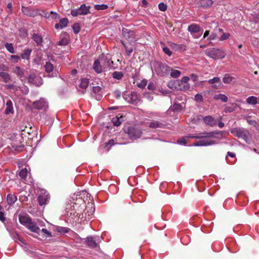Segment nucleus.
Here are the masks:
<instances>
[{"label": "nucleus", "instance_id": "4", "mask_svg": "<svg viewBox=\"0 0 259 259\" xmlns=\"http://www.w3.org/2000/svg\"><path fill=\"white\" fill-rule=\"evenodd\" d=\"M154 67L156 74L160 76H164L169 73L170 68L166 64L161 62H156Z\"/></svg>", "mask_w": 259, "mask_h": 259}, {"label": "nucleus", "instance_id": "17", "mask_svg": "<svg viewBox=\"0 0 259 259\" xmlns=\"http://www.w3.org/2000/svg\"><path fill=\"white\" fill-rule=\"evenodd\" d=\"M93 69L97 73H100L105 70L104 67L101 64L100 60L99 59L96 60L93 64Z\"/></svg>", "mask_w": 259, "mask_h": 259}, {"label": "nucleus", "instance_id": "7", "mask_svg": "<svg viewBox=\"0 0 259 259\" xmlns=\"http://www.w3.org/2000/svg\"><path fill=\"white\" fill-rule=\"evenodd\" d=\"M90 6L82 4L79 8L72 10L71 14L73 17H76L78 15H86L90 13Z\"/></svg>", "mask_w": 259, "mask_h": 259}, {"label": "nucleus", "instance_id": "19", "mask_svg": "<svg viewBox=\"0 0 259 259\" xmlns=\"http://www.w3.org/2000/svg\"><path fill=\"white\" fill-rule=\"evenodd\" d=\"M165 125L163 122L154 120H151L149 125V127L152 128H163Z\"/></svg>", "mask_w": 259, "mask_h": 259}, {"label": "nucleus", "instance_id": "42", "mask_svg": "<svg viewBox=\"0 0 259 259\" xmlns=\"http://www.w3.org/2000/svg\"><path fill=\"white\" fill-rule=\"evenodd\" d=\"M5 47L10 53L14 54L15 53L12 44L6 43L5 45Z\"/></svg>", "mask_w": 259, "mask_h": 259}, {"label": "nucleus", "instance_id": "1", "mask_svg": "<svg viewBox=\"0 0 259 259\" xmlns=\"http://www.w3.org/2000/svg\"><path fill=\"white\" fill-rule=\"evenodd\" d=\"M222 135L223 132L222 131H213L209 133H204L200 134L199 135L195 136L194 135L190 134L185 137L178 139L177 140V143L180 145H185L188 142V141L186 139L188 138L200 139V138L203 137H212L220 139L222 138Z\"/></svg>", "mask_w": 259, "mask_h": 259}, {"label": "nucleus", "instance_id": "31", "mask_svg": "<svg viewBox=\"0 0 259 259\" xmlns=\"http://www.w3.org/2000/svg\"><path fill=\"white\" fill-rule=\"evenodd\" d=\"M246 103L250 105H256L257 103V98L254 96H250L246 99Z\"/></svg>", "mask_w": 259, "mask_h": 259}, {"label": "nucleus", "instance_id": "26", "mask_svg": "<svg viewBox=\"0 0 259 259\" xmlns=\"http://www.w3.org/2000/svg\"><path fill=\"white\" fill-rule=\"evenodd\" d=\"M17 197L13 194H9L7 197L8 204L10 205H13L17 201Z\"/></svg>", "mask_w": 259, "mask_h": 259}, {"label": "nucleus", "instance_id": "51", "mask_svg": "<svg viewBox=\"0 0 259 259\" xmlns=\"http://www.w3.org/2000/svg\"><path fill=\"white\" fill-rule=\"evenodd\" d=\"M56 230L57 232L60 233H67L68 232V231L67 229H66L64 227H58L56 229Z\"/></svg>", "mask_w": 259, "mask_h": 259}, {"label": "nucleus", "instance_id": "6", "mask_svg": "<svg viewBox=\"0 0 259 259\" xmlns=\"http://www.w3.org/2000/svg\"><path fill=\"white\" fill-rule=\"evenodd\" d=\"M231 134L239 138H241L247 142L249 132L244 128L234 127L231 129Z\"/></svg>", "mask_w": 259, "mask_h": 259}, {"label": "nucleus", "instance_id": "24", "mask_svg": "<svg viewBox=\"0 0 259 259\" xmlns=\"http://www.w3.org/2000/svg\"><path fill=\"white\" fill-rule=\"evenodd\" d=\"M123 116L120 115L119 116H116L112 118V122L114 126H118L123 121Z\"/></svg>", "mask_w": 259, "mask_h": 259}, {"label": "nucleus", "instance_id": "64", "mask_svg": "<svg viewBox=\"0 0 259 259\" xmlns=\"http://www.w3.org/2000/svg\"><path fill=\"white\" fill-rule=\"evenodd\" d=\"M0 220L2 222L5 221V218L4 217V214L3 212L0 211Z\"/></svg>", "mask_w": 259, "mask_h": 259}, {"label": "nucleus", "instance_id": "61", "mask_svg": "<svg viewBox=\"0 0 259 259\" xmlns=\"http://www.w3.org/2000/svg\"><path fill=\"white\" fill-rule=\"evenodd\" d=\"M51 14L53 15V16H52L53 19H56L59 18V15L56 12L51 11Z\"/></svg>", "mask_w": 259, "mask_h": 259}, {"label": "nucleus", "instance_id": "52", "mask_svg": "<svg viewBox=\"0 0 259 259\" xmlns=\"http://www.w3.org/2000/svg\"><path fill=\"white\" fill-rule=\"evenodd\" d=\"M195 100L197 102H201L203 101V97L200 94H196L195 96Z\"/></svg>", "mask_w": 259, "mask_h": 259}, {"label": "nucleus", "instance_id": "47", "mask_svg": "<svg viewBox=\"0 0 259 259\" xmlns=\"http://www.w3.org/2000/svg\"><path fill=\"white\" fill-rule=\"evenodd\" d=\"M147 83V81L146 79L142 80L140 83H138L137 86L139 88L143 89L144 88Z\"/></svg>", "mask_w": 259, "mask_h": 259}, {"label": "nucleus", "instance_id": "11", "mask_svg": "<svg viewBox=\"0 0 259 259\" xmlns=\"http://www.w3.org/2000/svg\"><path fill=\"white\" fill-rule=\"evenodd\" d=\"M28 80L29 82L34 84L36 86H39L42 83L41 78L38 76H36L34 73L30 74L28 77Z\"/></svg>", "mask_w": 259, "mask_h": 259}, {"label": "nucleus", "instance_id": "5", "mask_svg": "<svg viewBox=\"0 0 259 259\" xmlns=\"http://www.w3.org/2000/svg\"><path fill=\"white\" fill-rule=\"evenodd\" d=\"M123 130L128 135V138L132 140H135L139 139L142 135V131L141 130L133 126L125 127Z\"/></svg>", "mask_w": 259, "mask_h": 259}, {"label": "nucleus", "instance_id": "25", "mask_svg": "<svg viewBox=\"0 0 259 259\" xmlns=\"http://www.w3.org/2000/svg\"><path fill=\"white\" fill-rule=\"evenodd\" d=\"M188 30L191 33H198L200 30V27L196 24H192L189 25L188 27Z\"/></svg>", "mask_w": 259, "mask_h": 259}, {"label": "nucleus", "instance_id": "35", "mask_svg": "<svg viewBox=\"0 0 259 259\" xmlns=\"http://www.w3.org/2000/svg\"><path fill=\"white\" fill-rule=\"evenodd\" d=\"M3 78L5 82H7L10 79L9 75L5 72H0V79Z\"/></svg>", "mask_w": 259, "mask_h": 259}, {"label": "nucleus", "instance_id": "15", "mask_svg": "<svg viewBox=\"0 0 259 259\" xmlns=\"http://www.w3.org/2000/svg\"><path fill=\"white\" fill-rule=\"evenodd\" d=\"M19 221L21 224L27 227L32 220L28 215L21 213L19 215Z\"/></svg>", "mask_w": 259, "mask_h": 259}, {"label": "nucleus", "instance_id": "60", "mask_svg": "<svg viewBox=\"0 0 259 259\" xmlns=\"http://www.w3.org/2000/svg\"><path fill=\"white\" fill-rule=\"evenodd\" d=\"M126 51V54L127 55L130 56L131 53L133 52V49L132 48H126V49H125Z\"/></svg>", "mask_w": 259, "mask_h": 259}, {"label": "nucleus", "instance_id": "21", "mask_svg": "<svg viewBox=\"0 0 259 259\" xmlns=\"http://www.w3.org/2000/svg\"><path fill=\"white\" fill-rule=\"evenodd\" d=\"M68 22L67 18H62L60 20V23L59 24H55V28L56 29H63L67 26Z\"/></svg>", "mask_w": 259, "mask_h": 259}, {"label": "nucleus", "instance_id": "53", "mask_svg": "<svg viewBox=\"0 0 259 259\" xmlns=\"http://www.w3.org/2000/svg\"><path fill=\"white\" fill-rule=\"evenodd\" d=\"M68 44V41L66 39H62L58 42V45L59 46H66Z\"/></svg>", "mask_w": 259, "mask_h": 259}, {"label": "nucleus", "instance_id": "3", "mask_svg": "<svg viewBox=\"0 0 259 259\" xmlns=\"http://www.w3.org/2000/svg\"><path fill=\"white\" fill-rule=\"evenodd\" d=\"M190 80V78L188 76H184L181 79H178L172 83V87L177 90L179 91H188L190 89V84L188 83V81Z\"/></svg>", "mask_w": 259, "mask_h": 259}, {"label": "nucleus", "instance_id": "20", "mask_svg": "<svg viewBox=\"0 0 259 259\" xmlns=\"http://www.w3.org/2000/svg\"><path fill=\"white\" fill-rule=\"evenodd\" d=\"M213 4L211 0H200L198 2L199 6L203 9H206L210 7Z\"/></svg>", "mask_w": 259, "mask_h": 259}, {"label": "nucleus", "instance_id": "22", "mask_svg": "<svg viewBox=\"0 0 259 259\" xmlns=\"http://www.w3.org/2000/svg\"><path fill=\"white\" fill-rule=\"evenodd\" d=\"M26 227L31 232L36 233L38 234H39L40 229L36 225V224L32 222V221L29 223L28 225H27Z\"/></svg>", "mask_w": 259, "mask_h": 259}, {"label": "nucleus", "instance_id": "27", "mask_svg": "<svg viewBox=\"0 0 259 259\" xmlns=\"http://www.w3.org/2000/svg\"><path fill=\"white\" fill-rule=\"evenodd\" d=\"M13 71L16 73L20 78L25 76V70L20 67H16L13 68Z\"/></svg>", "mask_w": 259, "mask_h": 259}, {"label": "nucleus", "instance_id": "48", "mask_svg": "<svg viewBox=\"0 0 259 259\" xmlns=\"http://www.w3.org/2000/svg\"><path fill=\"white\" fill-rule=\"evenodd\" d=\"M220 81V78L219 77H213V78L212 79H210L209 80H208V82L210 83V84H213L214 83H218Z\"/></svg>", "mask_w": 259, "mask_h": 259}, {"label": "nucleus", "instance_id": "62", "mask_svg": "<svg viewBox=\"0 0 259 259\" xmlns=\"http://www.w3.org/2000/svg\"><path fill=\"white\" fill-rule=\"evenodd\" d=\"M148 5V2L146 0H142V6L143 8H146Z\"/></svg>", "mask_w": 259, "mask_h": 259}, {"label": "nucleus", "instance_id": "55", "mask_svg": "<svg viewBox=\"0 0 259 259\" xmlns=\"http://www.w3.org/2000/svg\"><path fill=\"white\" fill-rule=\"evenodd\" d=\"M40 15L41 16L44 17L46 19H49L51 17L50 14L49 13L46 12L45 11H42V13L40 14Z\"/></svg>", "mask_w": 259, "mask_h": 259}, {"label": "nucleus", "instance_id": "49", "mask_svg": "<svg viewBox=\"0 0 259 259\" xmlns=\"http://www.w3.org/2000/svg\"><path fill=\"white\" fill-rule=\"evenodd\" d=\"M218 38V35L214 32L211 33L207 39L209 40H213Z\"/></svg>", "mask_w": 259, "mask_h": 259}, {"label": "nucleus", "instance_id": "50", "mask_svg": "<svg viewBox=\"0 0 259 259\" xmlns=\"http://www.w3.org/2000/svg\"><path fill=\"white\" fill-rule=\"evenodd\" d=\"M182 108V105L177 103L174 104L172 107V109L173 110H181Z\"/></svg>", "mask_w": 259, "mask_h": 259}, {"label": "nucleus", "instance_id": "63", "mask_svg": "<svg viewBox=\"0 0 259 259\" xmlns=\"http://www.w3.org/2000/svg\"><path fill=\"white\" fill-rule=\"evenodd\" d=\"M233 110V109L231 107H226L225 110L226 112H232Z\"/></svg>", "mask_w": 259, "mask_h": 259}, {"label": "nucleus", "instance_id": "32", "mask_svg": "<svg viewBox=\"0 0 259 259\" xmlns=\"http://www.w3.org/2000/svg\"><path fill=\"white\" fill-rule=\"evenodd\" d=\"M32 38L37 45H41L42 42V38L41 36L38 34H33Z\"/></svg>", "mask_w": 259, "mask_h": 259}, {"label": "nucleus", "instance_id": "58", "mask_svg": "<svg viewBox=\"0 0 259 259\" xmlns=\"http://www.w3.org/2000/svg\"><path fill=\"white\" fill-rule=\"evenodd\" d=\"M113 96L116 99H119L121 96V92L119 91H115L113 93Z\"/></svg>", "mask_w": 259, "mask_h": 259}, {"label": "nucleus", "instance_id": "45", "mask_svg": "<svg viewBox=\"0 0 259 259\" xmlns=\"http://www.w3.org/2000/svg\"><path fill=\"white\" fill-rule=\"evenodd\" d=\"M72 29L73 30L75 34L78 33L80 30L79 24L78 23L74 24L72 26Z\"/></svg>", "mask_w": 259, "mask_h": 259}, {"label": "nucleus", "instance_id": "28", "mask_svg": "<svg viewBox=\"0 0 259 259\" xmlns=\"http://www.w3.org/2000/svg\"><path fill=\"white\" fill-rule=\"evenodd\" d=\"M170 46L173 50L176 51L186 50V47L183 45L171 43Z\"/></svg>", "mask_w": 259, "mask_h": 259}, {"label": "nucleus", "instance_id": "57", "mask_svg": "<svg viewBox=\"0 0 259 259\" xmlns=\"http://www.w3.org/2000/svg\"><path fill=\"white\" fill-rule=\"evenodd\" d=\"M41 232L45 234H47L48 237H51L52 236V234L46 229H42Z\"/></svg>", "mask_w": 259, "mask_h": 259}, {"label": "nucleus", "instance_id": "12", "mask_svg": "<svg viewBox=\"0 0 259 259\" xmlns=\"http://www.w3.org/2000/svg\"><path fill=\"white\" fill-rule=\"evenodd\" d=\"M208 138H202L201 139L203 138V139L194 143L193 145L195 146H206L214 145L216 143L214 141L207 139Z\"/></svg>", "mask_w": 259, "mask_h": 259}, {"label": "nucleus", "instance_id": "23", "mask_svg": "<svg viewBox=\"0 0 259 259\" xmlns=\"http://www.w3.org/2000/svg\"><path fill=\"white\" fill-rule=\"evenodd\" d=\"M85 242L88 246L90 248H95L97 247V243L96 240L92 236L87 237Z\"/></svg>", "mask_w": 259, "mask_h": 259}, {"label": "nucleus", "instance_id": "29", "mask_svg": "<svg viewBox=\"0 0 259 259\" xmlns=\"http://www.w3.org/2000/svg\"><path fill=\"white\" fill-rule=\"evenodd\" d=\"M13 111V107L12 102L10 100H8L6 103V108L5 109V113L6 114H9L12 113Z\"/></svg>", "mask_w": 259, "mask_h": 259}, {"label": "nucleus", "instance_id": "10", "mask_svg": "<svg viewBox=\"0 0 259 259\" xmlns=\"http://www.w3.org/2000/svg\"><path fill=\"white\" fill-rule=\"evenodd\" d=\"M50 200V196L48 192L46 191H41L38 197V201L40 205L47 204Z\"/></svg>", "mask_w": 259, "mask_h": 259}, {"label": "nucleus", "instance_id": "56", "mask_svg": "<svg viewBox=\"0 0 259 259\" xmlns=\"http://www.w3.org/2000/svg\"><path fill=\"white\" fill-rule=\"evenodd\" d=\"M115 144L114 140L113 139H111L108 142L105 143V147L107 148L108 145L113 146Z\"/></svg>", "mask_w": 259, "mask_h": 259}, {"label": "nucleus", "instance_id": "43", "mask_svg": "<svg viewBox=\"0 0 259 259\" xmlns=\"http://www.w3.org/2000/svg\"><path fill=\"white\" fill-rule=\"evenodd\" d=\"M108 6L105 4L102 5H96L95 6V9L97 10H104L108 8Z\"/></svg>", "mask_w": 259, "mask_h": 259}, {"label": "nucleus", "instance_id": "40", "mask_svg": "<svg viewBox=\"0 0 259 259\" xmlns=\"http://www.w3.org/2000/svg\"><path fill=\"white\" fill-rule=\"evenodd\" d=\"M215 99L220 100L224 102H226L228 101V97L224 94H219L215 96Z\"/></svg>", "mask_w": 259, "mask_h": 259}, {"label": "nucleus", "instance_id": "18", "mask_svg": "<svg viewBox=\"0 0 259 259\" xmlns=\"http://www.w3.org/2000/svg\"><path fill=\"white\" fill-rule=\"evenodd\" d=\"M205 124L210 126H213L217 123V121L214 118L210 115L205 116L203 118Z\"/></svg>", "mask_w": 259, "mask_h": 259}, {"label": "nucleus", "instance_id": "54", "mask_svg": "<svg viewBox=\"0 0 259 259\" xmlns=\"http://www.w3.org/2000/svg\"><path fill=\"white\" fill-rule=\"evenodd\" d=\"M20 59V57L18 55H11V60L14 62H17Z\"/></svg>", "mask_w": 259, "mask_h": 259}, {"label": "nucleus", "instance_id": "30", "mask_svg": "<svg viewBox=\"0 0 259 259\" xmlns=\"http://www.w3.org/2000/svg\"><path fill=\"white\" fill-rule=\"evenodd\" d=\"M89 84V80L87 78H82L79 85L80 88L85 90Z\"/></svg>", "mask_w": 259, "mask_h": 259}, {"label": "nucleus", "instance_id": "38", "mask_svg": "<svg viewBox=\"0 0 259 259\" xmlns=\"http://www.w3.org/2000/svg\"><path fill=\"white\" fill-rule=\"evenodd\" d=\"M31 50L29 49L25 50L21 54V57L24 59H28L30 55Z\"/></svg>", "mask_w": 259, "mask_h": 259}, {"label": "nucleus", "instance_id": "34", "mask_svg": "<svg viewBox=\"0 0 259 259\" xmlns=\"http://www.w3.org/2000/svg\"><path fill=\"white\" fill-rule=\"evenodd\" d=\"M123 76V73L121 71H114L112 73V77L116 79H121Z\"/></svg>", "mask_w": 259, "mask_h": 259}, {"label": "nucleus", "instance_id": "13", "mask_svg": "<svg viewBox=\"0 0 259 259\" xmlns=\"http://www.w3.org/2000/svg\"><path fill=\"white\" fill-rule=\"evenodd\" d=\"M92 96L97 100H100L102 98V89L99 86H93L91 92Z\"/></svg>", "mask_w": 259, "mask_h": 259}, {"label": "nucleus", "instance_id": "41", "mask_svg": "<svg viewBox=\"0 0 259 259\" xmlns=\"http://www.w3.org/2000/svg\"><path fill=\"white\" fill-rule=\"evenodd\" d=\"M160 44L163 46L162 50L163 52L168 56H170L172 54V52L168 48L165 47L163 42H161Z\"/></svg>", "mask_w": 259, "mask_h": 259}, {"label": "nucleus", "instance_id": "37", "mask_svg": "<svg viewBox=\"0 0 259 259\" xmlns=\"http://www.w3.org/2000/svg\"><path fill=\"white\" fill-rule=\"evenodd\" d=\"M45 68L47 72L50 73L54 70V66L50 62H47L45 65Z\"/></svg>", "mask_w": 259, "mask_h": 259}, {"label": "nucleus", "instance_id": "8", "mask_svg": "<svg viewBox=\"0 0 259 259\" xmlns=\"http://www.w3.org/2000/svg\"><path fill=\"white\" fill-rule=\"evenodd\" d=\"M122 34L124 38L127 40L131 44H135L136 42L137 39L135 37V32L134 31L123 28L122 29Z\"/></svg>", "mask_w": 259, "mask_h": 259}, {"label": "nucleus", "instance_id": "36", "mask_svg": "<svg viewBox=\"0 0 259 259\" xmlns=\"http://www.w3.org/2000/svg\"><path fill=\"white\" fill-rule=\"evenodd\" d=\"M28 174L27 169L26 168H22L19 172V176L22 179L25 180Z\"/></svg>", "mask_w": 259, "mask_h": 259}, {"label": "nucleus", "instance_id": "46", "mask_svg": "<svg viewBox=\"0 0 259 259\" xmlns=\"http://www.w3.org/2000/svg\"><path fill=\"white\" fill-rule=\"evenodd\" d=\"M230 34L229 33H223L220 37V41H224L229 38Z\"/></svg>", "mask_w": 259, "mask_h": 259}, {"label": "nucleus", "instance_id": "59", "mask_svg": "<svg viewBox=\"0 0 259 259\" xmlns=\"http://www.w3.org/2000/svg\"><path fill=\"white\" fill-rule=\"evenodd\" d=\"M190 78L193 81H196L197 80V79H198V76H197V75H196L195 74H192L190 75Z\"/></svg>", "mask_w": 259, "mask_h": 259}, {"label": "nucleus", "instance_id": "16", "mask_svg": "<svg viewBox=\"0 0 259 259\" xmlns=\"http://www.w3.org/2000/svg\"><path fill=\"white\" fill-rule=\"evenodd\" d=\"M21 10H22L23 13L24 15L28 16L34 17H35L37 15V13L35 10L30 9L28 7H25L24 6H22Z\"/></svg>", "mask_w": 259, "mask_h": 259}, {"label": "nucleus", "instance_id": "2", "mask_svg": "<svg viewBox=\"0 0 259 259\" xmlns=\"http://www.w3.org/2000/svg\"><path fill=\"white\" fill-rule=\"evenodd\" d=\"M204 53L208 57L214 60L223 59L226 55L224 50L215 48L207 49L205 50Z\"/></svg>", "mask_w": 259, "mask_h": 259}, {"label": "nucleus", "instance_id": "44", "mask_svg": "<svg viewBox=\"0 0 259 259\" xmlns=\"http://www.w3.org/2000/svg\"><path fill=\"white\" fill-rule=\"evenodd\" d=\"M158 9L159 10L162 12H165L166 11L167 9V6L166 4L164 3H160L158 5Z\"/></svg>", "mask_w": 259, "mask_h": 259}, {"label": "nucleus", "instance_id": "33", "mask_svg": "<svg viewBox=\"0 0 259 259\" xmlns=\"http://www.w3.org/2000/svg\"><path fill=\"white\" fill-rule=\"evenodd\" d=\"M233 79L234 77L229 74H226L223 78V81L224 83H230Z\"/></svg>", "mask_w": 259, "mask_h": 259}, {"label": "nucleus", "instance_id": "14", "mask_svg": "<svg viewBox=\"0 0 259 259\" xmlns=\"http://www.w3.org/2000/svg\"><path fill=\"white\" fill-rule=\"evenodd\" d=\"M34 108L37 109H45L48 107V102L43 98L33 102Z\"/></svg>", "mask_w": 259, "mask_h": 259}, {"label": "nucleus", "instance_id": "9", "mask_svg": "<svg viewBox=\"0 0 259 259\" xmlns=\"http://www.w3.org/2000/svg\"><path fill=\"white\" fill-rule=\"evenodd\" d=\"M99 60L105 69L111 67L113 64V62L111 60L110 56L108 55H102L99 57Z\"/></svg>", "mask_w": 259, "mask_h": 259}, {"label": "nucleus", "instance_id": "39", "mask_svg": "<svg viewBox=\"0 0 259 259\" xmlns=\"http://www.w3.org/2000/svg\"><path fill=\"white\" fill-rule=\"evenodd\" d=\"M181 73V71L178 70L171 69L170 76L172 78H178L180 76Z\"/></svg>", "mask_w": 259, "mask_h": 259}]
</instances>
